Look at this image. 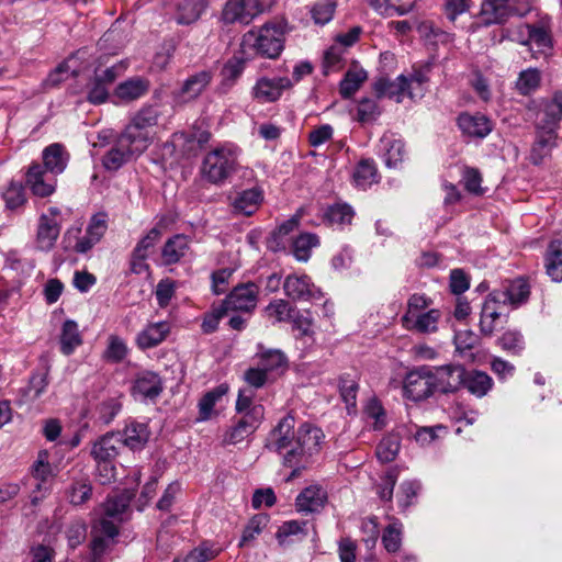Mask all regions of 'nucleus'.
Here are the masks:
<instances>
[{"label": "nucleus", "mask_w": 562, "mask_h": 562, "mask_svg": "<svg viewBox=\"0 0 562 562\" xmlns=\"http://www.w3.org/2000/svg\"><path fill=\"white\" fill-rule=\"evenodd\" d=\"M294 416L285 415L269 432L265 445L266 448L281 454L283 464L292 469L286 481L297 477L311 464L307 456H302V448L297 445V438L294 436Z\"/></svg>", "instance_id": "1"}, {"label": "nucleus", "mask_w": 562, "mask_h": 562, "mask_svg": "<svg viewBox=\"0 0 562 562\" xmlns=\"http://www.w3.org/2000/svg\"><path fill=\"white\" fill-rule=\"evenodd\" d=\"M236 165L237 157L233 150L217 148L204 157L201 175L209 182L220 184L236 170Z\"/></svg>", "instance_id": "2"}, {"label": "nucleus", "mask_w": 562, "mask_h": 562, "mask_svg": "<svg viewBox=\"0 0 562 562\" xmlns=\"http://www.w3.org/2000/svg\"><path fill=\"white\" fill-rule=\"evenodd\" d=\"M146 150L140 140L128 137L124 132L120 134L113 146L102 158V166L108 171H117Z\"/></svg>", "instance_id": "3"}, {"label": "nucleus", "mask_w": 562, "mask_h": 562, "mask_svg": "<svg viewBox=\"0 0 562 562\" xmlns=\"http://www.w3.org/2000/svg\"><path fill=\"white\" fill-rule=\"evenodd\" d=\"M436 393L432 368L420 366L406 373L403 394L413 402L424 401Z\"/></svg>", "instance_id": "4"}, {"label": "nucleus", "mask_w": 562, "mask_h": 562, "mask_svg": "<svg viewBox=\"0 0 562 562\" xmlns=\"http://www.w3.org/2000/svg\"><path fill=\"white\" fill-rule=\"evenodd\" d=\"M517 0H483L480 19L483 25L503 24L512 15H524L529 9L516 7Z\"/></svg>", "instance_id": "5"}, {"label": "nucleus", "mask_w": 562, "mask_h": 562, "mask_svg": "<svg viewBox=\"0 0 562 562\" xmlns=\"http://www.w3.org/2000/svg\"><path fill=\"white\" fill-rule=\"evenodd\" d=\"M257 52L268 58H277L284 48V30L274 23H265L257 36Z\"/></svg>", "instance_id": "6"}, {"label": "nucleus", "mask_w": 562, "mask_h": 562, "mask_svg": "<svg viewBox=\"0 0 562 562\" xmlns=\"http://www.w3.org/2000/svg\"><path fill=\"white\" fill-rule=\"evenodd\" d=\"M158 117L159 112L157 108L151 105L144 106L135 114L123 132L131 138L134 136L139 139L143 147L147 149L150 144L148 128L158 123Z\"/></svg>", "instance_id": "7"}, {"label": "nucleus", "mask_w": 562, "mask_h": 562, "mask_svg": "<svg viewBox=\"0 0 562 562\" xmlns=\"http://www.w3.org/2000/svg\"><path fill=\"white\" fill-rule=\"evenodd\" d=\"M436 392L442 394L454 393L462 385L464 376L463 366L447 364L432 369Z\"/></svg>", "instance_id": "8"}, {"label": "nucleus", "mask_w": 562, "mask_h": 562, "mask_svg": "<svg viewBox=\"0 0 562 562\" xmlns=\"http://www.w3.org/2000/svg\"><path fill=\"white\" fill-rule=\"evenodd\" d=\"M292 82L286 77L266 78L258 79L252 88V97L260 103L276 102L278 101L282 92L289 89Z\"/></svg>", "instance_id": "9"}, {"label": "nucleus", "mask_w": 562, "mask_h": 562, "mask_svg": "<svg viewBox=\"0 0 562 562\" xmlns=\"http://www.w3.org/2000/svg\"><path fill=\"white\" fill-rule=\"evenodd\" d=\"M294 436L297 438V445L302 448V456H307L312 462L313 456L321 450L324 439L323 430L310 423H303L296 431L294 430Z\"/></svg>", "instance_id": "10"}, {"label": "nucleus", "mask_w": 562, "mask_h": 562, "mask_svg": "<svg viewBox=\"0 0 562 562\" xmlns=\"http://www.w3.org/2000/svg\"><path fill=\"white\" fill-rule=\"evenodd\" d=\"M42 159V166L45 171L57 176L66 170L70 159V154L66 149L65 145L60 143H53L43 149Z\"/></svg>", "instance_id": "11"}, {"label": "nucleus", "mask_w": 562, "mask_h": 562, "mask_svg": "<svg viewBox=\"0 0 562 562\" xmlns=\"http://www.w3.org/2000/svg\"><path fill=\"white\" fill-rule=\"evenodd\" d=\"M530 295V286L526 279L517 278L509 281L503 290L493 291V300H498L503 304L519 305L528 301Z\"/></svg>", "instance_id": "12"}, {"label": "nucleus", "mask_w": 562, "mask_h": 562, "mask_svg": "<svg viewBox=\"0 0 562 562\" xmlns=\"http://www.w3.org/2000/svg\"><path fill=\"white\" fill-rule=\"evenodd\" d=\"M46 171L40 162H33L29 167L25 181L30 187L32 193L40 198L49 196L55 192L56 180L48 181L46 179Z\"/></svg>", "instance_id": "13"}, {"label": "nucleus", "mask_w": 562, "mask_h": 562, "mask_svg": "<svg viewBox=\"0 0 562 562\" xmlns=\"http://www.w3.org/2000/svg\"><path fill=\"white\" fill-rule=\"evenodd\" d=\"M150 81L144 77H132L120 82L114 89V97L123 103H130L148 93Z\"/></svg>", "instance_id": "14"}, {"label": "nucleus", "mask_w": 562, "mask_h": 562, "mask_svg": "<svg viewBox=\"0 0 562 562\" xmlns=\"http://www.w3.org/2000/svg\"><path fill=\"white\" fill-rule=\"evenodd\" d=\"M246 35H243L239 49L223 66L221 70L222 86L232 87L241 76L246 65Z\"/></svg>", "instance_id": "15"}, {"label": "nucleus", "mask_w": 562, "mask_h": 562, "mask_svg": "<svg viewBox=\"0 0 562 562\" xmlns=\"http://www.w3.org/2000/svg\"><path fill=\"white\" fill-rule=\"evenodd\" d=\"M213 74L210 70L198 71L188 77L180 90L177 92V99L181 102H189L198 98L212 81Z\"/></svg>", "instance_id": "16"}, {"label": "nucleus", "mask_w": 562, "mask_h": 562, "mask_svg": "<svg viewBox=\"0 0 562 562\" xmlns=\"http://www.w3.org/2000/svg\"><path fill=\"white\" fill-rule=\"evenodd\" d=\"M457 123L462 133L471 137L484 138L493 130L490 119L480 113L473 115L461 113L457 119Z\"/></svg>", "instance_id": "17"}, {"label": "nucleus", "mask_w": 562, "mask_h": 562, "mask_svg": "<svg viewBox=\"0 0 562 562\" xmlns=\"http://www.w3.org/2000/svg\"><path fill=\"white\" fill-rule=\"evenodd\" d=\"M285 295L293 301H310L318 293L307 276H288L283 283Z\"/></svg>", "instance_id": "18"}, {"label": "nucleus", "mask_w": 562, "mask_h": 562, "mask_svg": "<svg viewBox=\"0 0 562 562\" xmlns=\"http://www.w3.org/2000/svg\"><path fill=\"white\" fill-rule=\"evenodd\" d=\"M120 448V431H111L93 442L90 453L94 461H114Z\"/></svg>", "instance_id": "19"}, {"label": "nucleus", "mask_w": 562, "mask_h": 562, "mask_svg": "<svg viewBox=\"0 0 562 562\" xmlns=\"http://www.w3.org/2000/svg\"><path fill=\"white\" fill-rule=\"evenodd\" d=\"M326 501V492L321 486L311 485L297 495L295 506L300 513H316L325 506Z\"/></svg>", "instance_id": "20"}, {"label": "nucleus", "mask_w": 562, "mask_h": 562, "mask_svg": "<svg viewBox=\"0 0 562 562\" xmlns=\"http://www.w3.org/2000/svg\"><path fill=\"white\" fill-rule=\"evenodd\" d=\"M493 379L484 371L481 370H467L464 368V376L462 378V385L472 395L481 398L485 396L493 387Z\"/></svg>", "instance_id": "21"}, {"label": "nucleus", "mask_w": 562, "mask_h": 562, "mask_svg": "<svg viewBox=\"0 0 562 562\" xmlns=\"http://www.w3.org/2000/svg\"><path fill=\"white\" fill-rule=\"evenodd\" d=\"M149 438V430L146 424L132 422L120 432V445L131 450H140Z\"/></svg>", "instance_id": "22"}, {"label": "nucleus", "mask_w": 562, "mask_h": 562, "mask_svg": "<svg viewBox=\"0 0 562 562\" xmlns=\"http://www.w3.org/2000/svg\"><path fill=\"white\" fill-rule=\"evenodd\" d=\"M170 333V325L167 322L149 324L136 338L137 346L143 349H150L161 344Z\"/></svg>", "instance_id": "23"}, {"label": "nucleus", "mask_w": 562, "mask_h": 562, "mask_svg": "<svg viewBox=\"0 0 562 562\" xmlns=\"http://www.w3.org/2000/svg\"><path fill=\"white\" fill-rule=\"evenodd\" d=\"M189 250V239L183 234L168 238L161 248V259L165 266L178 263Z\"/></svg>", "instance_id": "24"}, {"label": "nucleus", "mask_w": 562, "mask_h": 562, "mask_svg": "<svg viewBox=\"0 0 562 562\" xmlns=\"http://www.w3.org/2000/svg\"><path fill=\"white\" fill-rule=\"evenodd\" d=\"M558 135L536 130V137L532 143L529 160L532 165L538 166L551 155L552 149L557 146Z\"/></svg>", "instance_id": "25"}, {"label": "nucleus", "mask_w": 562, "mask_h": 562, "mask_svg": "<svg viewBox=\"0 0 562 562\" xmlns=\"http://www.w3.org/2000/svg\"><path fill=\"white\" fill-rule=\"evenodd\" d=\"M134 394L144 398L154 400L162 392V382L160 376L155 372H144L137 376L133 385Z\"/></svg>", "instance_id": "26"}, {"label": "nucleus", "mask_w": 562, "mask_h": 562, "mask_svg": "<svg viewBox=\"0 0 562 562\" xmlns=\"http://www.w3.org/2000/svg\"><path fill=\"white\" fill-rule=\"evenodd\" d=\"M60 227L55 218L47 215L40 217L37 229V248L41 250H50L59 236Z\"/></svg>", "instance_id": "27"}, {"label": "nucleus", "mask_w": 562, "mask_h": 562, "mask_svg": "<svg viewBox=\"0 0 562 562\" xmlns=\"http://www.w3.org/2000/svg\"><path fill=\"white\" fill-rule=\"evenodd\" d=\"M206 7V0H179L176 4L175 20L178 24H191L199 20Z\"/></svg>", "instance_id": "28"}, {"label": "nucleus", "mask_w": 562, "mask_h": 562, "mask_svg": "<svg viewBox=\"0 0 562 562\" xmlns=\"http://www.w3.org/2000/svg\"><path fill=\"white\" fill-rule=\"evenodd\" d=\"M408 90V80L404 75H400L395 80L381 77L373 83V91L376 99L387 97L390 99L405 94Z\"/></svg>", "instance_id": "29"}, {"label": "nucleus", "mask_w": 562, "mask_h": 562, "mask_svg": "<svg viewBox=\"0 0 562 562\" xmlns=\"http://www.w3.org/2000/svg\"><path fill=\"white\" fill-rule=\"evenodd\" d=\"M438 317L439 313L436 310L423 313L416 318L407 313L402 317V324L406 329H414L423 334L431 333L437 330Z\"/></svg>", "instance_id": "30"}, {"label": "nucleus", "mask_w": 562, "mask_h": 562, "mask_svg": "<svg viewBox=\"0 0 562 562\" xmlns=\"http://www.w3.org/2000/svg\"><path fill=\"white\" fill-rule=\"evenodd\" d=\"M369 4L381 15H404L411 12L416 0H368Z\"/></svg>", "instance_id": "31"}, {"label": "nucleus", "mask_w": 562, "mask_h": 562, "mask_svg": "<svg viewBox=\"0 0 562 562\" xmlns=\"http://www.w3.org/2000/svg\"><path fill=\"white\" fill-rule=\"evenodd\" d=\"M546 270L552 281H562V240L554 239L548 245L546 254Z\"/></svg>", "instance_id": "32"}, {"label": "nucleus", "mask_w": 562, "mask_h": 562, "mask_svg": "<svg viewBox=\"0 0 562 562\" xmlns=\"http://www.w3.org/2000/svg\"><path fill=\"white\" fill-rule=\"evenodd\" d=\"M92 484L89 477L74 480L66 488L65 496L69 504L80 506L86 504L92 496Z\"/></svg>", "instance_id": "33"}, {"label": "nucleus", "mask_w": 562, "mask_h": 562, "mask_svg": "<svg viewBox=\"0 0 562 562\" xmlns=\"http://www.w3.org/2000/svg\"><path fill=\"white\" fill-rule=\"evenodd\" d=\"M259 350L260 351L256 355V358L258 359L257 364L268 374L280 369L283 370L286 367L288 360L281 350L263 349L261 345H259Z\"/></svg>", "instance_id": "34"}, {"label": "nucleus", "mask_w": 562, "mask_h": 562, "mask_svg": "<svg viewBox=\"0 0 562 562\" xmlns=\"http://www.w3.org/2000/svg\"><path fill=\"white\" fill-rule=\"evenodd\" d=\"M82 344L78 324L72 319L64 322L59 337L60 351L70 356Z\"/></svg>", "instance_id": "35"}, {"label": "nucleus", "mask_w": 562, "mask_h": 562, "mask_svg": "<svg viewBox=\"0 0 562 562\" xmlns=\"http://www.w3.org/2000/svg\"><path fill=\"white\" fill-rule=\"evenodd\" d=\"M227 392L228 385L226 383H222L206 392L198 403L199 416L196 420H209L213 414L214 406Z\"/></svg>", "instance_id": "36"}, {"label": "nucleus", "mask_w": 562, "mask_h": 562, "mask_svg": "<svg viewBox=\"0 0 562 562\" xmlns=\"http://www.w3.org/2000/svg\"><path fill=\"white\" fill-rule=\"evenodd\" d=\"M1 198L4 201V207L8 211H18L27 202L26 190L22 182L11 180L2 191Z\"/></svg>", "instance_id": "37"}, {"label": "nucleus", "mask_w": 562, "mask_h": 562, "mask_svg": "<svg viewBox=\"0 0 562 562\" xmlns=\"http://www.w3.org/2000/svg\"><path fill=\"white\" fill-rule=\"evenodd\" d=\"M353 181L357 187L367 189L373 183L379 182V175L373 159H361L355 168Z\"/></svg>", "instance_id": "38"}, {"label": "nucleus", "mask_w": 562, "mask_h": 562, "mask_svg": "<svg viewBox=\"0 0 562 562\" xmlns=\"http://www.w3.org/2000/svg\"><path fill=\"white\" fill-rule=\"evenodd\" d=\"M218 307L224 308L225 316H229L231 313H245L246 283H238Z\"/></svg>", "instance_id": "39"}, {"label": "nucleus", "mask_w": 562, "mask_h": 562, "mask_svg": "<svg viewBox=\"0 0 562 562\" xmlns=\"http://www.w3.org/2000/svg\"><path fill=\"white\" fill-rule=\"evenodd\" d=\"M364 69H349L339 83V93L342 99L351 98L367 80Z\"/></svg>", "instance_id": "40"}, {"label": "nucleus", "mask_w": 562, "mask_h": 562, "mask_svg": "<svg viewBox=\"0 0 562 562\" xmlns=\"http://www.w3.org/2000/svg\"><path fill=\"white\" fill-rule=\"evenodd\" d=\"M353 215L355 212L350 205L336 203L325 210L323 220L329 225L344 226L351 223Z\"/></svg>", "instance_id": "41"}, {"label": "nucleus", "mask_w": 562, "mask_h": 562, "mask_svg": "<svg viewBox=\"0 0 562 562\" xmlns=\"http://www.w3.org/2000/svg\"><path fill=\"white\" fill-rule=\"evenodd\" d=\"M498 300H493L492 293L485 300L481 311L480 331L484 336H492L495 329V321L499 318L501 313L496 310Z\"/></svg>", "instance_id": "42"}, {"label": "nucleus", "mask_w": 562, "mask_h": 562, "mask_svg": "<svg viewBox=\"0 0 562 562\" xmlns=\"http://www.w3.org/2000/svg\"><path fill=\"white\" fill-rule=\"evenodd\" d=\"M319 239L316 234H300L292 243V254L296 260L306 262L311 257L312 248L318 246Z\"/></svg>", "instance_id": "43"}, {"label": "nucleus", "mask_w": 562, "mask_h": 562, "mask_svg": "<svg viewBox=\"0 0 562 562\" xmlns=\"http://www.w3.org/2000/svg\"><path fill=\"white\" fill-rule=\"evenodd\" d=\"M401 448V439L397 435L390 434L382 438L375 448V456L382 463L395 460Z\"/></svg>", "instance_id": "44"}, {"label": "nucleus", "mask_w": 562, "mask_h": 562, "mask_svg": "<svg viewBox=\"0 0 562 562\" xmlns=\"http://www.w3.org/2000/svg\"><path fill=\"white\" fill-rule=\"evenodd\" d=\"M379 99L363 97L358 101L357 121L361 124L375 122L382 114V109L378 104Z\"/></svg>", "instance_id": "45"}, {"label": "nucleus", "mask_w": 562, "mask_h": 562, "mask_svg": "<svg viewBox=\"0 0 562 562\" xmlns=\"http://www.w3.org/2000/svg\"><path fill=\"white\" fill-rule=\"evenodd\" d=\"M422 484L416 480H406L401 483L397 493V503L402 512H406L416 504Z\"/></svg>", "instance_id": "46"}, {"label": "nucleus", "mask_w": 562, "mask_h": 562, "mask_svg": "<svg viewBox=\"0 0 562 562\" xmlns=\"http://www.w3.org/2000/svg\"><path fill=\"white\" fill-rule=\"evenodd\" d=\"M32 475L38 482L36 483V490L42 491L43 484L54 475L53 467L49 463V453L47 450H41L37 454V459L32 465Z\"/></svg>", "instance_id": "47"}, {"label": "nucleus", "mask_w": 562, "mask_h": 562, "mask_svg": "<svg viewBox=\"0 0 562 562\" xmlns=\"http://www.w3.org/2000/svg\"><path fill=\"white\" fill-rule=\"evenodd\" d=\"M496 344L504 351L513 356H519L525 349L524 336L516 329H508L504 331L502 336L497 338Z\"/></svg>", "instance_id": "48"}, {"label": "nucleus", "mask_w": 562, "mask_h": 562, "mask_svg": "<svg viewBox=\"0 0 562 562\" xmlns=\"http://www.w3.org/2000/svg\"><path fill=\"white\" fill-rule=\"evenodd\" d=\"M384 145V160L390 168H396L404 158L405 144L401 139L383 137L381 140Z\"/></svg>", "instance_id": "49"}, {"label": "nucleus", "mask_w": 562, "mask_h": 562, "mask_svg": "<svg viewBox=\"0 0 562 562\" xmlns=\"http://www.w3.org/2000/svg\"><path fill=\"white\" fill-rule=\"evenodd\" d=\"M479 341L480 337L470 329L457 331L453 339L456 351L471 361L474 359V355L471 350L479 344Z\"/></svg>", "instance_id": "50"}, {"label": "nucleus", "mask_w": 562, "mask_h": 562, "mask_svg": "<svg viewBox=\"0 0 562 562\" xmlns=\"http://www.w3.org/2000/svg\"><path fill=\"white\" fill-rule=\"evenodd\" d=\"M540 71L537 68H528L519 74L516 80V89L521 95H529L540 87Z\"/></svg>", "instance_id": "51"}, {"label": "nucleus", "mask_w": 562, "mask_h": 562, "mask_svg": "<svg viewBox=\"0 0 562 562\" xmlns=\"http://www.w3.org/2000/svg\"><path fill=\"white\" fill-rule=\"evenodd\" d=\"M162 232L158 227L150 228L146 235H144L135 245L132 250L136 255L149 258L156 249V246L160 241Z\"/></svg>", "instance_id": "52"}, {"label": "nucleus", "mask_w": 562, "mask_h": 562, "mask_svg": "<svg viewBox=\"0 0 562 562\" xmlns=\"http://www.w3.org/2000/svg\"><path fill=\"white\" fill-rule=\"evenodd\" d=\"M246 16V0H227L221 14L224 24L244 23Z\"/></svg>", "instance_id": "53"}, {"label": "nucleus", "mask_w": 562, "mask_h": 562, "mask_svg": "<svg viewBox=\"0 0 562 562\" xmlns=\"http://www.w3.org/2000/svg\"><path fill=\"white\" fill-rule=\"evenodd\" d=\"M338 387L346 405L348 407H355L359 389L358 381L350 373H344L339 376Z\"/></svg>", "instance_id": "54"}, {"label": "nucleus", "mask_w": 562, "mask_h": 562, "mask_svg": "<svg viewBox=\"0 0 562 562\" xmlns=\"http://www.w3.org/2000/svg\"><path fill=\"white\" fill-rule=\"evenodd\" d=\"M337 2L335 0H321L311 8V16L315 24L325 25L334 16Z\"/></svg>", "instance_id": "55"}, {"label": "nucleus", "mask_w": 562, "mask_h": 562, "mask_svg": "<svg viewBox=\"0 0 562 562\" xmlns=\"http://www.w3.org/2000/svg\"><path fill=\"white\" fill-rule=\"evenodd\" d=\"M561 117L554 106L548 102L544 106L542 117L536 124V130L558 135Z\"/></svg>", "instance_id": "56"}, {"label": "nucleus", "mask_w": 562, "mask_h": 562, "mask_svg": "<svg viewBox=\"0 0 562 562\" xmlns=\"http://www.w3.org/2000/svg\"><path fill=\"white\" fill-rule=\"evenodd\" d=\"M122 403L116 397H110L102 401L97 406L98 420L103 425H109L120 413Z\"/></svg>", "instance_id": "57"}, {"label": "nucleus", "mask_w": 562, "mask_h": 562, "mask_svg": "<svg viewBox=\"0 0 562 562\" xmlns=\"http://www.w3.org/2000/svg\"><path fill=\"white\" fill-rule=\"evenodd\" d=\"M382 544L389 553H396L402 546L401 524H390L383 531Z\"/></svg>", "instance_id": "58"}, {"label": "nucleus", "mask_w": 562, "mask_h": 562, "mask_svg": "<svg viewBox=\"0 0 562 562\" xmlns=\"http://www.w3.org/2000/svg\"><path fill=\"white\" fill-rule=\"evenodd\" d=\"M398 469L396 467L390 468L381 483L378 485V494L382 501L391 502L393 497V491L398 479Z\"/></svg>", "instance_id": "59"}, {"label": "nucleus", "mask_w": 562, "mask_h": 562, "mask_svg": "<svg viewBox=\"0 0 562 562\" xmlns=\"http://www.w3.org/2000/svg\"><path fill=\"white\" fill-rule=\"evenodd\" d=\"M126 355L127 347L123 339L117 336H110L104 358L112 363H119L125 359Z\"/></svg>", "instance_id": "60"}, {"label": "nucleus", "mask_w": 562, "mask_h": 562, "mask_svg": "<svg viewBox=\"0 0 562 562\" xmlns=\"http://www.w3.org/2000/svg\"><path fill=\"white\" fill-rule=\"evenodd\" d=\"M113 544L104 537H94L90 543L89 562H104V557L111 551Z\"/></svg>", "instance_id": "61"}, {"label": "nucleus", "mask_w": 562, "mask_h": 562, "mask_svg": "<svg viewBox=\"0 0 562 562\" xmlns=\"http://www.w3.org/2000/svg\"><path fill=\"white\" fill-rule=\"evenodd\" d=\"M109 97V86L94 76L88 90L87 99L90 103L101 104Z\"/></svg>", "instance_id": "62"}, {"label": "nucleus", "mask_w": 562, "mask_h": 562, "mask_svg": "<svg viewBox=\"0 0 562 562\" xmlns=\"http://www.w3.org/2000/svg\"><path fill=\"white\" fill-rule=\"evenodd\" d=\"M108 228L106 214H94L86 229V233L93 237L94 240L100 241Z\"/></svg>", "instance_id": "63"}, {"label": "nucleus", "mask_w": 562, "mask_h": 562, "mask_svg": "<svg viewBox=\"0 0 562 562\" xmlns=\"http://www.w3.org/2000/svg\"><path fill=\"white\" fill-rule=\"evenodd\" d=\"M181 485L179 482H171L164 491L162 496L156 504L157 509L169 512L175 503L176 496L180 493Z\"/></svg>", "instance_id": "64"}]
</instances>
